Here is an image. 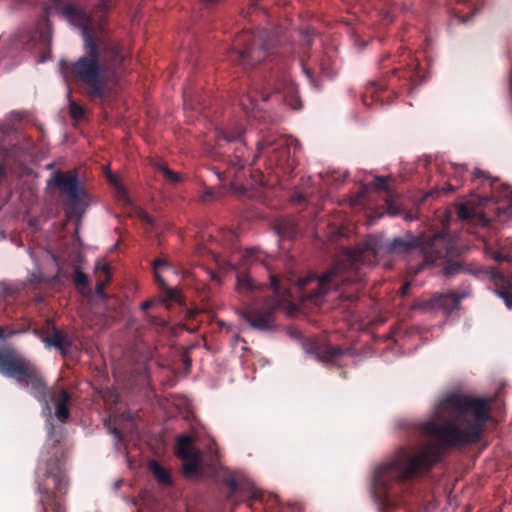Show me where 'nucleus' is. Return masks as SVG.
I'll use <instances>...</instances> for the list:
<instances>
[{
    "instance_id": "obj_5",
    "label": "nucleus",
    "mask_w": 512,
    "mask_h": 512,
    "mask_svg": "<svg viewBox=\"0 0 512 512\" xmlns=\"http://www.w3.org/2000/svg\"><path fill=\"white\" fill-rule=\"evenodd\" d=\"M386 248L391 253H403L417 256L421 259L416 265L409 263L407 273L416 276L427 266L433 265L437 260L446 258L450 253V242L444 233L433 235L424 241L422 237L406 234L404 237H396L390 241Z\"/></svg>"
},
{
    "instance_id": "obj_26",
    "label": "nucleus",
    "mask_w": 512,
    "mask_h": 512,
    "mask_svg": "<svg viewBox=\"0 0 512 512\" xmlns=\"http://www.w3.org/2000/svg\"><path fill=\"white\" fill-rule=\"evenodd\" d=\"M388 177L384 176H376L373 181L370 183V186L377 191H383L387 195H389V186H388Z\"/></svg>"
},
{
    "instance_id": "obj_27",
    "label": "nucleus",
    "mask_w": 512,
    "mask_h": 512,
    "mask_svg": "<svg viewBox=\"0 0 512 512\" xmlns=\"http://www.w3.org/2000/svg\"><path fill=\"white\" fill-rule=\"evenodd\" d=\"M507 307L512 308V279L507 281V288L497 290Z\"/></svg>"
},
{
    "instance_id": "obj_20",
    "label": "nucleus",
    "mask_w": 512,
    "mask_h": 512,
    "mask_svg": "<svg viewBox=\"0 0 512 512\" xmlns=\"http://www.w3.org/2000/svg\"><path fill=\"white\" fill-rule=\"evenodd\" d=\"M275 228L282 238L293 239L298 234V225L291 217H284L277 220Z\"/></svg>"
},
{
    "instance_id": "obj_32",
    "label": "nucleus",
    "mask_w": 512,
    "mask_h": 512,
    "mask_svg": "<svg viewBox=\"0 0 512 512\" xmlns=\"http://www.w3.org/2000/svg\"><path fill=\"white\" fill-rule=\"evenodd\" d=\"M224 483L230 489V495L229 496L234 494L238 490V488H239L238 482H237V480L233 476L226 477L224 479Z\"/></svg>"
},
{
    "instance_id": "obj_46",
    "label": "nucleus",
    "mask_w": 512,
    "mask_h": 512,
    "mask_svg": "<svg viewBox=\"0 0 512 512\" xmlns=\"http://www.w3.org/2000/svg\"><path fill=\"white\" fill-rule=\"evenodd\" d=\"M152 304H153L152 301H145L141 304V309L143 311H146L152 307Z\"/></svg>"
},
{
    "instance_id": "obj_13",
    "label": "nucleus",
    "mask_w": 512,
    "mask_h": 512,
    "mask_svg": "<svg viewBox=\"0 0 512 512\" xmlns=\"http://www.w3.org/2000/svg\"><path fill=\"white\" fill-rule=\"evenodd\" d=\"M275 309L276 307L273 305L248 307L241 315L252 328L260 331H268L271 330L274 325Z\"/></svg>"
},
{
    "instance_id": "obj_39",
    "label": "nucleus",
    "mask_w": 512,
    "mask_h": 512,
    "mask_svg": "<svg viewBox=\"0 0 512 512\" xmlns=\"http://www.w3.org/2000/svg\"><path fill=\"white\" fill-rule=\"evenodd\" d=\"M270 285L276 294L280 293L279 281L276 275L270 276Z\"/></svg>"
},
{
    "instance_id": "obj_37",
    "label": "nucleus",
    "mask_w": 512,
    "mask_h": 512,
    "mask_svg": "<svg viewBox=\"0 0 512 512\" xmlns=\"http://www.w3.org/2000/svg\"><path fill=\"white\" fill-rule=\"evenodd\" d=\"M12 292L13 291L8 284L4 282L0 283V296H9L12 294Z\"/></svg>"
},
{
    "instance_id": "obj_34",
    "label": "nucleus",
    "mask_w": 512,
    "mask_h": 512,
    "mask_svg": "<svg viewBox=\"0 0 512 512\" xmlns=\"http://www.w3.org/2000/svg\"><path fill=\"white\" fill-rule=\"evenodd\" d=\"M301 33L303 34V40H304L305 44L308 46L311 45L313 36L315 35L314 30H312L310 28H306Z\"/></svg>"
},
{
    "instance_id": "obj_29",
    "label": "nucleus",
    "mask_w": 512,
    "mask_h": 512,
    "mask_svg": "<svg viewBox=\"0 0 512 512\" xmlns=\"http://www.w3.org/2000/svg\"><path fill=\"white\" fill-rule=\"evenodd\" d=\"M457 216L461 220H469L473 217V210L465 203L457 207Z\"/></svg>"
},
{
    "instance_id": "obj_24",
    "label": "nucleus",
    "mask_w": 512,
    "mask_h": 512,
    "mask_svg": "<svg viewBox=\"0 0 512 512\" xmlns=\"http://www.w3.org/2000/svg\"><path fill=\"white\" fill-rule=\"evenodd\" d=\"M155 168L163 174L167 181L171 183H178L179 181H181V175L169 169V167L165 163L156 162Z\"/></svg>"
},
{
    "instance_id": "obj_6",
    "label": "nucleus",
    "mask_w": 512,
    "mask_h": 512,
    "mask_svg": "<svg viewBox=\"0 0 512 512\" xmlns=\"http://www.w3.org/2000/svg\"><path fill=\"white\" fill-rule=\"evenodd\" d=\"M424 73L417 59L410 57L405 66L394 68L389 75L381 81H373L367 84L362 94V102L365 106H372L374 103H389L391 97H396L395 89L398 86L395 82H401L399 87L409 90L420 85Z\"/></svg>"
},
{
    "instance_id": "obj_35",
    "label": "nucleus",
    "mask_w": 512,
    "mask_h": 512,
    "mask_svg": "<svg viewBox=\"0 0 512 512\" xmlns=\"http://www.w3.org/2000/svg\"><path fill=\"white\" fill-rule=\"evenodd\" d=\"M108 429H109V432L114 435V437L118 440V441H122L124 439V436H123V433L122 431L117 428L115 425H112L111 423L108 424Z\"/></svg>"
},
{
    "instance_id": "obj_44",
    "label": "nucleus",
    "mask_w": 512,
    "mask_h": 512,
    "mask_svg": "<svg viewBox=\"0 0 512 512\" xmlns=\"http://www.w3.org/2000/svg\"><path fill=\"white\" fill-rule=\"evenodd\" d=\"M454 190H455V188H454V186H452L451 184H447V185H445V186L441 189V191H442L443 193H445V194L452 193V192H454Z\"/></svg>"
},
{
    "instance_id": "obj_8",
    "label": "nucleus",
    "mask_w": 512,
    "mask_h": 512,
    "mask_svg": "<svg viewBox=\"0 0 512 512\" xmlns=\"http://www.w3.org/2000/svg\"><path fill=\"white\" fill-rule=\"evenodd\" d=\"M43 475L54 482L53 490L44 482L38 484L37 492L40 494L39 503L43 512H66L63 496L68 489V480L64 469L63 452L57 451L54 457L47 459Z\"/></svg>"
},
{
    "instance_id": "obj_4",
    "label": "nucleus",
    "mask_w": 512,
    "mask_h": 512,
    "mask_svg": "<svg viewBox=\"0 0 512 512\" xmlns=\"http://www.w3.org/2000/svg\"><path fill=\"white\" fill-rule=\"evenodd\" d=\"M0 373L28 387L30 394L49 409V400H53L54 390L47 386L37 366L16 349L0 348Z\"/></svg>"
},
{
    "instance_id": "obj_42",
    "label": "nucleus",
    "mask_w": 512,
    "mask_h": 512,
    "mask_svg": "<svg viewBox=\"0 0 512 512\" xmlns=\"http://www.w3.org/2000/svg\"><path fill=\"white\" fill-rule=\"evenodd\" d=\"M202 201L206 202V201H210L212 199H214V193L212 191H206L202 197H201Z\"/></svg>"
},
{
    "instance_id": "obj_3",
    "label": "nucleus",
    "mask_w": 512,
    "mask_h": 512,
    "mask_svg": "<svg viewBox=\"0 0 512 512\" xmlns=\"http://www.w3.org/2000/svg\"><path fill=\"white\" fill-rule=\"evenodd\" d=\"M380 246V240L377 237L369 236L355 248H345L341 258L322 276L312 274L299 278L297 287L304 291L306 298L316 301L330 289H338L342 285L351 283L354 289L351 292L344 290L341 297L354 302L359 298L364 279L360 266L374 264L377 261Z\"/></svg>"
},
{
    "instance_id": "obj_28",
    "label": "nucleus",
    "mask_w": 512,
    "mask_h": 512,
    "mask_svg": "<svg viewBox=\"0 0 512 512\" xmlns=\"http://www.w3.org/2000/svg\"><path fill=\"white\" fill-rule=\"evenodd\" d=\"M69 114L75 120H81L85 116V110L82 106L71 100L69 103Z\"/></svg>"
},
{
    "instance_id": "obj_14",
    "label": "nucleus",
    "mask_w": 512,
    "mask_h": 512,
    "mask_svg": "<svg viewBox=\"0 0 512 512\" xmlns=\"http://www.w3.org/2000/svg\"><path fill=\"white\" fill-rule=\"evenodd\" d=\"M54 184L65 193L72 205H78L81 202V197L84 195V190L80 187L76 175H67L61 171L54 174Z\"/></svg>"
},
{
    "instance_id": "obj_48",
    "label": "nucleus",
    "mask_w": 512,
    "mask_h": 512,
    "mask_svg": "<svg viewBox=\"0 0 512 512\" xmlns=\"http://www.w3.org/2000/svg\"><path fill=\"white\" fill-rule=\"evenodd\" d=\"M6 175L5 167L0 165V179Z\"/></svg>"
},
{
    "instance_id": "obj_36",
    "label": "nucleus",
    "mask_w": 512,
    "mask_h": 512,
    "mask_svg": "<svg viewBox=\"0 0 512 512\" xmlns=\"http://www.w3.org/2000/svg\"><path fill=\"white\" fill-rule=\"evenodd\" d=\"M253 256H254L253 250H246L245 253L241 255V257L239 259V262H240L239 264L241 266H246Z\"/></svg>"
},
{
    "instance_id": "obj_47",
    "label": "nucleus",
    "mask_w": 512,
    "mask_h": 512,
    "mask_svg": "<svg viewBox=\"0 0 512 512\" xmlns=\"http://www.w3.org/2000/svg\"><path fill=\"white\" fill-rule=\"evenodd\" d=\"M108 179H109V181H110L112 184H114V185H116V186L118 185V183H117V178H116L114 175L109 174V175H108Z\"/></svg>"
},
{
    "instance_id": "obj_50",
    "label": "nucleus",
    "mask_w": 512,
    "mask_h": 512,
    "mask_svg": "<svg viewBox=\"0 0 512 512\" xmlns=\"http://www.w3.org/2000/svg\"><path fill=\"white\" fill-rule=\"evenodd\" d=\"M256 8H257V4L256 3L251 4L248 13H250V11H252V10L253 11L256 10Z\"/></svg>"
},
{
    "instance_id": "obj_10",
    "label": "nucleus",
    "mask_w": 512,
    "mask_h": 512,
    "mask_svg": "<svg viewBox=\"0 0 512 512\" xmlns=\"http://www.w3.org/2000/svg\"><path fill=\"white\" fill-rule=\"evenodd\" d=\"M244 133L241 125H235L231 128L217 130V146L223 147L222 142L234 145L232 154H228V164L236 171L242 170L248 163L245 154L247 152L246 145L241 139Z\"/></svg>"
},
{
    "instance_id": "obj_22",
    "label": "nucleus",
    "mask_w": 512,
    "mask_h": 512,
    "mask_svg": "<svg viewBox=\"0 0 512 512\" xmlns=\"http://www.w3.org/2000/svg\"><path fill=\"white\" fill-rule=\"evenodd\" d=\"M154 277L157 285L162 291L165 301H177L178 300V292L169 287L163 277L158 273V271H154Z\"/></svg>"
},
{
    "instance_id": "obj_51",
    "label": "nucleus",
    "mask_w": 512,
    "mask_h": 512,
    "mask_svg": "<svg viewBox=\"0 0 512 512\" xmlns=\"http://www.w3.org/2000/svg\"><path fill=\"white\" fill-rule=\"evenodd\" d=\"M5 335V329L3 327H0V338H3Z\"/></svg>"
},
{
    "instance_id": "obj_40",
    "label": "nucleus",
    "mask_w": 512,
    "mask_h": 512,
    "mask_svg": "<svg viewBox=\"0 0 512 512\" xmlns=\"http://www.w3.org/2000/svg\"><path fill=\"white\" fill-rule=\"evenodd\" d=\"M140 218L143 222H145L149 225H153V223H154L153 218L147 212H141Z\"/></svg>"
},
{
    "instance_id": "obj_23",
    "label": "nucleus",
    "mask_w": 512,
    "mask_h": 512,
    "mask_svg": "<svg viewBox=\"0 0 512 512\" xmlns=\"http://www.w3.org/2000/svg\"><path fill=\"white\" fill-rule=\"evenodd\" d=\"M236 287L240 293H248L258 288L257 284L251 279V277L244 272L237 274Z\"/></svg>"
},
{
    "instance_id": "obj_41",
    "label": "nucleus",
    "mask_w": 512,
    "mask_h": 512,
    "mask_svg": "<svg viewBox=\"0 0 512 512\" xmlns=\"http://www.w3.org/2000/svg\"><path fill=\"white\" fill-rule=\"evenodd\" d=\"M200 1H201V4L205 8H211L215 5H217L221 0H200Z\"/></svg>"
},
{
    "instance_id": "obj_21",
    "label": "nucleus",
    "mask_w": 512,
    "mask_h": 512,
    "mask_svg": "<svg viewBox=\"0 0 512 512\" xmlns=\"http://www.w3.org/2000/svg\"><path fill=\"white\" fill-rule=\"evenodd\" d=\"M149 469L157 479L158 483L164 486H170L172 484L171 474L156 460L149 462Z\"/></svg>"
},
{
    "instance_id": "obj_49",
    "label": "nucleus",
    "mask_w": 512,
    "mask_h": 512,
    "mask_svg": "<svg viewBox=\"0 0 512 512\" xmlns=\"http://www.w3.org/2000/svg\"><path fill=\"white\" fill-rule=\"evenodd\" d=\"M235 261H236V260H235V256H232V257H231V259L229 260V264H230L233 268H235V263H234Z\"/></svg>"
},
{
    "instance_id": "obj_15",
    "label": "nucleus",
    "mask_w": 512,
    "mask_h": 512,
    "mask_svg": "<svg viewBox=\"0 0 512 512\" xmlns=\"http://www.w3.org/2000/svg\"><path fill=\"white\" fill-rule=\"evenodd\" d=\"M465 297V293L458 294L453 291L448 292L446 294H435L431 299L423 302L422 308L441 309L446 314H450L454 310L459 309L460 302Z\"/></svg>"
},
{
    "instance_id": "obj_19",
    "label": "nucleus",
    "mask_w": 512,
    "mask_h": 512,
    "mask_svg": "<svg viewBox=\"0 0 512 512\" xmlns=\"http://www.w3.org/2000/svg\"><path fill=\"white\" fill-rule=\"evenodd\" d=\"M52 401L55 402L56 418L60 422L66 423L70 417V411L68 408L71 401L70 393L64 389H61L58 395H56V392L54 391V398Z\"/></svg>"
},
{
    "instance_id": "obj_33",
    "label": "nucleus",
    "mask_w": 512,
    "mask_h": 512,
    "mask_svg": "<svg viewBox=\"0 0 512 512\" xmlns=\"http://www.w3.org/2000/svg\"><path fill=\"white\" fill-rule=\"evenodd\" d=\"M208 452L210 453L211 461L216 462L219 460V449L214 441L209 445Z\"/></svg>"
},
{
    "instance_id": "obj_38",
    "label": "nucleus",
    "mask_w": 512,
    "mask_h": 512,
    "mask_svg": "<svg viewBox=\"0 0 512 512\" xmlns=\"http://www.w3.org/2000/svg\"><path fill=\"white\" fill-rule=\"evenodd\" d=\"M169 263L163 259H155L153 262L154 271H158L162 267H169Z\"/></svg>"
},
{
    "instance_id": "obj_17",
    "label": "nucleus",
    "mask_w": 512,
    "mask_h": 512,
    "mask_svg": "<svg viewBox=\"0 0 512 512\" xmlns=\"http://www.w3.org/2000/svg\"><path fill=\"white\" fill-rule=\"evenodd\" d=\"M269 99V93L266 88L260 87L258 84H254L247 94H244L239 99V105L247 114H253L254 111L261 110V102H265Z\"/></svg>"
},
{
    "instance_id": "obj_9",
    "label": "nucleus",
    "mask_w": 512,
    "mask_h": 512,
    "mask_svg": "<svg viewBox=\"0 0 512 512\" xmlns=\"http://www.w3.org/2000/svg\"><path fill=\"white\" fill-rule=\"evenodd\" d=\"M300 148L301 144L292 136L283 135L275 137L268 134L257 142V154L254 156L253 161L266 150L271 149L267 156L269 167H275L280 169L284 174H290L297 166L294 156L291 155V149H293V154H295Z\"/></svg>"
},
{
    "instance_id": "obj_45",
    "label": "nucleus",
    "mask_w": 512,
    "mask_h": 512,
    "mask_svg": "<svg viewBox=\"0 0 512 512\" xmlns=\"http://www.w3.org/2000/svg\"><path fill=\"white\" fill-rule=\"evenodd\" d=\"M410 286L411 284L409 282H406L402 287H401V294L404 296V295H407L409 293V290H410Z\"/></svg>"
},
{
    "instance_id": "obj_7",
    "label": "nucleus",
    "mask_w": 512,
    "mask_h": 512,
    "mask_svg": "<svg viewBox=\"0 0 512 512\" xmlns=\"http://www.w3.org/2000/svg\"><path fill=\"white\" fill-rule=\"evenodd\" d=\"M276 44L274 34L266 29L239 33L229 51V59L244 68L255 66L273 52Z\"/></svg>"
},
{
    "instance_id": "obj_43",
    "label": "nucleus",
    "mask_w": 512,
    "mask_h": 512,
    "mask_svg": "<svg viewBox=\"0 0 512 512\" xmlns=\"http://www.w3.org/2000/svg\"><path fill=\"white\" fill-rule=\"evenodd\" d=\"M473 177L475 179L477 178H480V177H485V178H488V175H486L483 171H481L480 169L476 168L473 172Z\"/></svg>"
},
{
    "instance_id": "obj_31",
    "label": "nucleus",
    "mask_w": 512,
    "mask_h": 512,
    "mask_svg": "<svg viewBox=\"0 0 512 512\" xmlns=\"http://www.w3.org/2000/svg\"><path fill=\"white\" fill-rule=\"evenodd\" d=\"M102 270L106 276V279L105 281H98L96 283V292L97 294L100 296V297H104V286L107 284V282L109 281L110 279V272H109V267L108 266H103L102 267Z\"/></svg>"
},
{
    "instance_id": "obj_25",
    "label": "nucleus",
    "mask_w": 512,
    "mask_h": 512,
    "mask_svg": "<svg viewBox=\"0 0 512 512\" xmlns=\"http://www.w3.org/2000/svg\"><path fill=\"white\" fill-rule=\"evenodd\" d=\"M443 274L447 277H452L464 271L463 266L455 260H446L443 266Z\"/></svg>"
},
{
    "instance_id": "obj_52",
    "label": "nucleus",
    "mask_w": 512,
    "mask_h": 512,
    "mask_svg": "<svg viewBox=\"0 0 512 512\" xmlns=\"http://www.w3.org/2000/svg\"><path fill=\"white\" fill-rule=\"evenodd\" d=\"M228 235H229V236H230V238H232V239H235V238H236V235H235L233 232H231V231H228Z\"/></svg>"
},
{
    "instance_id": "obj_18",
    "label": "nucleus",
    "mask_w": 512,
    "mask_h": 512,
    "mask_svg": "<svg viewBox=\"0 0 512 512\" xmlns=\"http://www.w3.org/2000/svg\"><path fill=\"white\" fill-rule=\"evenodd\" d=\"M42 341L47 347H54L60 351L63 357H66L72 346V341L69 339L67 333L52 327L51 332L45 336Z\"/></svg>"
},
{
    "instance_id": "obj_1",
    "label": "nucleus",
    "mask_w": 512,
    "mask_h": 512,
    "mask_svg": "<svg viewBox=\"0 0 512 512\" xmlns=\"http://www.w3.org/2000/svg\"><path fill=\"white\" fill-rule=\"evenodd\" d=\"M490 403L484 397L446 394L435 408V419L419 426L422 434L437 440L438 446L427 447L418 453L400 448L375 471L374 489L382 504L387 508L400 505L399 497L410 489V481L429 471L441 460L445 450L462 449L480 442L491 419Z\"/></svg>"
},
{
    "instance_id": "obj_12",
    "label": "nucleus",
    "mask_w": 512,
    "mask_h": 512,
    "mask_svg": "<svg viewBox=\"0 0 512 512\" xmlns=\"http://www.w3.org/2000/svg\"><path fill=\"white\" fill-rule=\"evenodd\" d=\"M306 353L323 364H335L349 352L348 348L333 346L316 338H307L302 343Z\"/></svg>"
},
{
    "instance_id": "obj_11",
    "label": "nucleus",
    "mask_w": 512,
    "mask_h": 512,
    "mask_svg": "<svg viewBox=\"0 0 512 512\" xmlns=\"http://www.w3.org/2000/svg\"><path fill=\"white\" fill-rule=\"evenodd\" d=\"M191 435H181L176 439L175 454L183 461V472L186 476L199 475L202 469L203 453L193 447Z\"/></svg>"
},
{
    "instance_id": "obj_2",
    "label": "nucleus",
    "mask_w": 512,
    "mask_h": 512,
    "mask_svg": "<svg viewBox=\"0 0 512 512\" xmlns=\"http://www.w3.org/2000/svg\"><path fill=\"white\" fill-rule=\"evenodd\" d=\"M113 0H100L91 14L67 4L62 14L81 28L84 55L75 62H59L64 78H72L86 87L91 100H102L106 95L108 80L124 61L120 44L101 28Z\"/></svg>"
},
{
    "instance_id": "obj_16",
    "label": "nucleus",
    "mask_w": 512,
    "mask_h": 512,
    "mask_svg": "<svg viewBox=\"0 0 512 512\" xmlns=\"http://www.w3.org/2000/svg\"><path fill=\"white\" fill-rule=\"evenodd\" d=\"M273 94L282 95L283 101L293 109H300L302 106L296 84L288 77L283 75L277 79L273 85Z\"/></svg>"
},
{
    "instance_id": "obj_53",
    "label": "nucleus",
    "mask_w": 512,
    "mask_h": 512,
    "mask_svg": "<svg viewBox=\"0 0 512 512\" xmlns=\"http://www.w3.org/2000/svg\"><path fill=\"white\" fill-rule=\"evenodd\" d=\"M387 205L390 207L391 206V202L390 200H387Z\"/></svg>"
},
{
    "instance_id": "obj_30",
    "label": "nucleus",
    "mask_w": 512,
    "mask_h": 512,
    "mask_svg": "<svg viewBox=\"0 0 512 512\" xmlns=\"http://www.w3.org/2000/svg\"><path fill=\"white\" fill-rule=\"evenodd\" d=\"M74 284L76 287H85L88 284V277L80 269L76 268L74 273Z\"/></svg>"
}]
</instances>
